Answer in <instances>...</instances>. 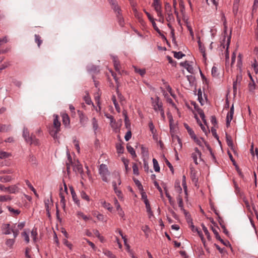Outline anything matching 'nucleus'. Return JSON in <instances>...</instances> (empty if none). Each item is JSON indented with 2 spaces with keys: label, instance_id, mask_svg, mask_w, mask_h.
I'll list each match as a JSON object with an SVG mask.
<instances>
[{
  "label": "nucleus",
  "instance_id": "nucleus-1",
  "mask_svg": "<svg viewBox=\"0 0 258 258\" xmlns=\"http://www.w3.org/2000/svg\"><path fill=\"white\" fill-rule=\"evenodd\" d=\"M53 125L49 127V133L54 139H58L57 134L60 131V122L58 120V115H53Z\"/></svg>",
  "mask_w": 258,
  "mask_h": 258
},
{
  "label": "nucleus",
  "instance_id": "nucleus-2",
  "mask_svg": "<svg viewBox=\"0 0 258 258\" xmlns=\"http://www.w3.org/2000/svg\"><path fill=\"white\" fill-rule=\"evenodd\" d=\"M23 137L25 141L30 145L34 144L36 146L39 145V141L37 139L35 135L31 134L30 135L27 128L24 127L23 131Z\"/></svg>",
  "mask_w": 258,
  "mask_h": 258
},
{
  "label": "nucleus",
  "instance_id": "nucleus-3",
  "mask_svg": "<svg viewBox=\"0 0 258 258\" xmlns=\"http://www.w3.org/2000/svg\"><path fill=\"white\" fill-rule=\"evenodd\" d=\"M99 172L102 180L104 182H108V180L107 176L110 174V172L108 170L107 165L104 164H101L99 169Z\"/></svg>",
  "mask_w": 258,
  "mask_h": 258
},
{
  "label": "nucleus",
  "instance_id": "nucleus-4",
  "mask_svg": "<svg viewBox=\"0 0 258 258\" xmlns=\"http://www.w3.org/2000/svg\"><path fill=\"white\" fill-rule=\"evenodd\" d=\"M151 100L152 101V104L153 109L155 111H159L161 109L163 108L162 102L158 96H157L155 100H154L153 98L152 97Z\"/></svg>",
  "mask_w": 258,
  "mask_h": 258
},
{
  "label": "nucleus",
  "instance_id": "nucleus-5",
  "mask_svg": "<svg viewBox=\"0 0 258 258\" xmlns=\"http://www.w3.org/2000/svg\"><path fill=\"white\" fill-rule=\"evenodd\" d=\"M78 113L79 117V121L80 124L83 127L86 126L89 121L88 118L82 111L78 110Z\"/></svg>",
  "mask_w": 258,
  "mask_h": 258
},
{
  "label": "nucleus",
  "instance_id": "nucleus-6",
  "mask_svg": "<svg viewBox=\"0 0 258 258\" xmlns=\"http://www.w3.org/2000/svg\"><path fill=\"white\" fill-rule=\"evenodd\" d=\"M0 190L4 191H8L11 194H15L18 192L19 188L16 185L5 187L3 184H0Z\"/></svg>",
  "mask_w": 258,
  "mask_h": 258
},
{
  "label": "nucleus",
  "instance_id": "nucleus-7",
  "mask_svg": "<svg viewBox=\"0 0 258 258\" xmlns=\"http://www.w3.org/2000/svg\"><path fill=\"white\" fill-rule=\"evenodd\" d=\"M242 80V75L241 74H238L236 76V80L233 82V95L235 96L237 93V85H240L241 81Z\"/></svg>",
  "mask_w": 258,
  "mask_h": 258
},
{
  "label": "nucleus",
  "instance_id": "nucleus-8",
  "mask_svg": "<svg viewBox=\"0 0 258 258\" xmlns=\"http://www.w3.org/2000/svg\"><path fill=\"white\" fill-rule=\"evenodd\" d=\"M121 10L117 11L116 13V17L117 18V22L118 23V24L121 27H123L124 25V19L122 16V14L121 13Z\"/></svg>",
  "mask_w": 258,
  "mask_h": 258
},
{
  "label": "nucleus",
  "instance_id": "nucleus-9",
  "mask_svg": "<svg viewBox=\"0 0 258 258\" xmlns=\"http://www.w3.org/2000/svg\"><path fill=\"white\" fill-rule=\"evenodd\" d=\"M112 60L113 61L114 64V67L116 72H118L119 74H120V62L118 59V57L116 56H112Z\"/></svg>",
  "mask_w": 258,
  "mask_h": 258
},
{
  "label": "nucleus",
  "instance_id": "nucleus-10",
  "mask_svg": "<svg viewBox=\"0 0 258 258\" xmlns=\"http://www.w3.org/2000/svg\"><path fill=\"white\" fill-rule=\"evenodd\" d=\"M177 200L178 202V206L180 208V210L183 212L184 215L187 216L188 215L187 212L184 209L183 203L181 196L179 195L177 197Z\"/></svg>",
  "mask_w": 258,
  "mask_h": 258
},
{
  "label": "nucleus",
  "instance_id": "nucleus-11",
  "mask_svg": "<svg viewBox=\"0 0 258 258\" xmlns=\"http://www.w3.org/2000/svg\"><path fill=\"white\" fill-rule=\"evenodd\" d=\"M69 188H70L73 201L78 206H79L80 205V201L77 198V196L75 191L74 187H73V186L71 185V186H69Z\"/></svg>",
  "mask_w": 258,
  "mask_h": 258
},
{
  "label": "nucleus",
  "instance_id": "nucleus-12",
  "mask_svg": "<svg viewBox=\"0 0 258 258\" xmlns=\"http://www.w3.org/2000/svg\"><path fill=\"white\" fill-rule=\"evenodd\" d=\"M62 123L66 127H69L70 125V119L67 113H63L61 115Z\"/></svg>",
  "mask_w": 258,
  "mask_h": 258
},
{
  "label": "nucleus",
  "instance_id": "nucleus-13",
  "mask_svg": "<svg viewBox=\"0 0 258 258\" xmlns=\"http://www.w3.org/2000/svg\"><path fill=\"white\" fill-rule=\"evenodd\" d=\"M201 139L203 140V141L204 142V144L207 148V149L210 152V153L212 157V159H213V161L215 162V163H216L217 162V161H216V157L214 155V154L213 153V151H212V148H211L210 145L208 144V143L206 141H205L204 139L203 138H201Z\"/></svg>",
  "mask_w": 258,
  "mask_h": 258
},
{
  "label": "nucleus",
  "instance_id": "nucleus-14",
  "mask_svg": "<svg viewBox=\"0 0 258 258\" xmlns=\"http://www.w3.org/2000/svg\"><path fill=\"white\" fill-rule=\"evenodd\" d=\"M167 117L169 119V127L170 132L172 133L173 132L174 129V126L173 125V118L172 114L170 112H168L167 113Z\"/></svg>",
  "mask_w": 258,
  "mask_h": 258
},
{
  "label": "nucleus",
  "instance_id": "nucleus-15",
  "mask_svg": "<svg viewBox=\"0 0 258 258\" xmlns=\"http://www.w3.org/2000/svg\"><path fill=\"white\" fill-rule=\"evenodd\" d=\"M109 4L111 5V8L113 10L114 12L120 11V7L118 6L117 1L116 0H108Z\"/></svg>",
  "mask_w": 258,
  "mask_h": 258
},
{
  "label": "nucleus",
  "instance_id": "nucleus-16",
  "mask_svg": "<svg viewBox=\"0 0 258 258\" xmlns=\"http://www.w3.org/2000/svg\"><path fill=\"white\" fill-rule=\"evenodd\" d=\"M240 2V0H234L233 1V13L235 17H236L238 14Z\"/></svg>",
  "mask_w": 258,
  "mask_h": 258
},
{
  "label": "nucleus",
  "instance_id": "nucleus-17",
  "mask_svg": "<svg viewBox=\"0 0 258 258\" xmlns=\"http://www.w3.org/2000/svg\"><path fill=\"white\" fill-rule=\"evenodd\" d=\"M3 234L5 235L10 234L11 233V228H10V224H4L2 226Z\"/></svg>",
  "mask_w": 258,
  "mask_h": 258
},
{
  "label": "nucleus",
  "instance_id": "nucleus-18",
  "mask_svg": "<svg viewBox=\"0 0 258 258\" xmlns=\"http://www.w3.org/2000/svg\"><path fill=\"white\" fill-rule=\"evenodd\" d=\"M74 170L75 172H78L80 174H82L83 172V166L78 160H77V163L74 165Z\"/></svg>",
  "mask_w": 258,
  "mask_h": 258
},
{
  "label": "nucleus",
  "instance_id": "nucleus-19",
  "mask_svg": "<svg viewBox=\"0 0 258 258\" xmlns=\"http://www.w3.org/2000/svg\"><path fill=\"white\" fill-rule=\"evenodd\" d=\"M199 48L200 51L203 53V57L206 59V53H205V48L204 46L202 44V42L200 40V37H199V40L198 41Z\"/></svg>",
  "mask_w": 258,
  "mask_h": 258
},
{
  "label": "nucleus",
  "instance_id": "nucleus-20",
  "mask_svg": "<svg viewBox=\"0 0 258 258\" xmlns=\"http://www.w3.org/2000/svg\"><path fill=\"white\" fill-rule=\"evenodd\" d=\"M62 187H61L60 188V192H59V197L60 198V204L62 205V207L63 209H65L66 207V200H65V197L63 195V194L62 192Z\"/></svg>",
  "mask_w": 258,
  "mask_h": 258
},
{
  "label": "nucleus",
  "instance_id": "nucleus-21",
  "mask_svg": "<svg viewBox=\"0 0 258 258\" xmlns=\"http://www.w3.org/2000/svg\"><path fill=\"white\" fill-rule=\"evenodd\" d=\"M228 154H229V158H230V160L232 162L233 165L235 166V167L237 172L238 173V174L239 175H241V170H240L239 167H238V165L237 164L236 161L233 159L231 154L229 152H228Z\"/></svg>",
  "mask_w": 258,
  "mask_h": 258
},
{
  "label": "nucleus",
  "instance_id": "nucleus-22",
  "mask_svg": "<svg viewBox=\"0 0 258 258\" xmlns=\"http://www.w3.org/2000/svg\"><path fill=\"white\" fill-rule=\"evenodd\" d=\"M144 202L146 205L147 212L149 214V217L153 215V212L151 210V208L150 205L149 201L148 200H144Z\"/></svg>",
  "mask_w": 258,
  "mask_h": 258
},
{
  "label": "nucleus",
  "instance_id": "nucleus-23",
  "mask_svg": "<svg viewBox=\"0 0 258 258\" xmlns=\"http://www.w3.org/2000/svg\"><path fill=\"white\" fill-rule=\"evenodd\" d=\"M180 182L179 180H176L174 184V188L176 191L179 194H181L182 192V188L180 186Z\"/></svg>",
  "mask_w": 258,
  "mask_h": 258
},
{
  "label": "nucleus",
  "instance_id": "nucleus-24",
  "mask_svg": "<svg viewBox=\"0 0 258 258\" xmlns=\"http://www.w3.org/2000/svg\"><path fill=\"white\" fill-rule=\"evenodd\" d=\"M183 125L185 127V128L186 129V130H187L189 135L191 137V138L192 137H193L195 135H196L194 131L192 130V128H191L189 127V126L186 123H184Z\"/></svg>",
  "mask_w": 258,
  "mask_h": 258
},
{
  "label": "nucleus",
  "instance_id": "nucleus-25",
  "mask_svg": "<svg viewBox=\"0 0 258 258\" xmlns=\"http://www.w3.org/2000/svg\"><path fill=\"white\" fill-rule=\"evenodd\" d=\"M164 189L165 190L166 197L168 198L170 204L171 206H173L174 205V202L172 200V197L168 192L166 186L164 187Z\"/></svg>",
  "mask_w": 258,
  "mask_h": 258
},
{
  "label": "nucleus",
  "instance_id": "nucleus-26",
  "mask_svg": "<svg viewBox=\"0 0 258 258\" xmlns=\"http://www.w3.org/2000/svg\"><path fill=\"white\" fill-rule=\"evenodd\" d=\"M226 143L228 147H230L231 149H233V141L231 139V136L226 134Z\"/></svg>",
  "mask_w": 258,
  "mask_h": 258
},
{
  "label": "nucleus",
  "instance_id": "nucleus-27",
  "mask_svg": "<svg viewBox=\"0 0 258 258\" xmlns=\"http://www.w3.org/2000/svg\"><path fill=\"white\" fill-rule=\"evenodd\" d=\"M187 214L188 215L187 216L185 215L186 219V221H187V223H188L189 224V223L190 224V228H191L192 231H194V225L193 224L192 220L191 218L190 215L189 214V213L188 212H187Z\"/></svg>",
  "mask_w": 258,
  "mask_h": 258
},
{
  "label": "nucleus",
  "instance_id": "nucleus-28",
  "mask_svg": "<svg viewBox=\"0 0 258 258\" xmlns=\"http://www.w3.org/2000/svg\"><path fill=\"white\" fill-rule=\"evenodd\" d=\"M26 183L28 185V186L29 187V188L34 192L35 196L38 198L39 196L38 194L37 193V191L36 189L34 188V187L32 185L31 183L29 182L28 180H26Z\"/></svg>",
  "mask_w": 258,
  "mask_h": 258
},
{
  "label": "nucleus",
  "instance_id": "nucleus-29",
  "mask_svg": "<svg viewBox=\"0 0 258 258\" xmlns=\"http://www.w3.org/2000/svg\"><path fill=\"white\" fill-rule=\"evenodd\" d=\"M126 149L127 151L132 155L133 158L137 157L136 152L134 149V148L128 144L126 146Z\"/></svg>",
  "mask_w": 258,
  "mask_h": 258
},
{
  "label": "nucleus",
  "instance_id": "nucleus-30",
  "mask_svg": "<svg viewBox=\"0 0 258 258\" xmlns=\"http://www.w3.org/2000/svg\"><path fill=\"white\" fill-rule=\"evenodd\" d=\"M103 253L109 258H115V255L110 250L103 249Z\"/></svg>",
  "mask_w": 258,
  "mask_h": 258
},
{
  "label": "nucleus",
  "instance_id": "nucleus-31",
  "mask_svg": "<svg viewBox=\"0 0 258 258\" xmlns=\"http://www.w3.org/2000/svg\"><path fill=\"white\" fill-rule=\"evenodd\" d=\"M10 125L0 124V132H7L10 130Z\"/></svg>",
  "mask_w": 258,
  "mask_h": 258
},
{
  "label": "nucleus",
  "instance_id": "nucleus-32",
  "mask_svg": "<svg viewBox=\"0 0 258 258\" xmlns=\"http://www.w3.org/2000/svg\"><path fill=\"white\" fill-rule=\"evenodd\" d=\"M153 163L154 170L157 172H159L160 169V166L159 165L157 160L156 159H153Z\"/></svg>",
  "mask_w": 258,
  "mask_h": 258
},
{
  "label": "nucleus",
  "instance_id": "nucleus-33",
  "mask_svg": "<svg viewBox=\"0 0 258 258\" xmlns=\"http://www.w3.org/2000/svg\"><path fill=\"white\" fill-rule=\"evenodd\" d=\"M133 180H134L135 183L136 184V185L138 186V189L140 191H143L144 190L143 187V185L141 184V182L136 178H133Z\"/></svg>",
  "mask_w": 258,
  "mask_h": 258
},
{
  "label": "nucleus",
  "instance_id": "nucleus-34",
  "mask_svg": "<svg viewBox=\"0 0 258 258\" xmlns=\"http://www.w3.org/2000/svg\"><path fill=\"white\" fill-rule=\"evenodd\" d=\"M173 53H174V57L177 59L181 58L182 57L185 56V54L183 53L181 51H173Z\"/></svg>",
  "mask_w": 258,
  "mask_h": 258
},
{
  "label": "nucleus",
  "instance_id": "nucleus-35",
  "mask_svg": "<svg viewBox=\"0 0 258 258\" xmlns=\"http://www.w3.org/2000/svg\"><path fill=\"white\" fill-rule=\"evenodd\" d=\"M198 100L200 102V103H201V105H203L204 103H203V98H202V90H201V88H200L198 90Z\"/></svg>",
  "mask_w": 258,
  "mask_h": 258
},
{
  "label": "nucleus",
  "instance_id": "nucleus-36",
  "mask_svg": "<svg viewBox=\"0 0 258 258\" xmlns=\"http://www.w3.org/2000/svg\"><path fill=\"white\" fill-rule=\"evenodd\" d=\"M101 203L104 208H106L108 210H109L110 212L112 211L113 208L112 207H111L110 204H109V203H107L105 201H103L101 202Z\"/></svg>",
  "mask_w": 258,
  "mask_h": 258
},
{
  "label": "nucleus",
  "instance_id": "nucleus-37",
  "mask_svg": "<svg viewBox=\"0 0 258 258\" xmlns=\"http://www.w3.org/2000/svg\"><path fill=\"white\" fill-rule=\"evenodd\" d=\"M34 36L35 41L36 43H37L38 47H40V46L42 42V40H41V37L39 35L35 34Z\"/></svg>",
  "mask_w": 258,
  "mask_h": 258
},
{
  "label": "nucleus",
  "instance_id": "nucleus-38",
  "mask_svg": "<svg viewBox=\"0 0 258 258\" xmlns=\"http://www.w3.org/2000/svg\"><path fill=\"white\" fill-rule=\"evenodd\" d=\"M92 121L93 128L94 132H96V131H97V130L98 129V121L95 117H93L92 118Z\"/></svg>",
  "mask_w": 258,
  "mask_h": 258
},
{
  "label": "nucleus",
  "instance_id": "nucleus-39",
  "mask_svg": "<svg viewBox=\"0 0 258 258\" xmlns=\"http://www.w3.org/2000/svg\"><path fill=\"white\" fill-rule=\"evenodd\" d=\"M163 157L164 158L165 162L166 163V165L169 168V169H170V171H171L172 173L173 174L174 173V169H173V166L170 163V162L165 158L164 155H163Z\"/></svg>",
  "mask_w": 258,
  "mask_h": 258
},
{
  "label": "nucleus",
  "instance_id": "nucleus-40",
  "mask_svg": "<svg viewBox=\"0 0 258 258\" xmlns=\"http://www.w3.org/2000/svg\"><path fill=\"white\" fill-rule=\"evenodd\" d=\"M15 242V239H8L6 241V244L10 248L13 247Z\"/></svg>",
  "mask_w": 258,
  "mask_h": 258
},
{
  "label": "nucleus",
  "instance_id": "nucleus-41",
  "mask_svg": "<svg viewBox=\"0 0 258 258\" xmlns=\"http://www.w3.org/2000/svg\"><path fill=\"white\" fill-rule=\"evenodd\" d=\"M31 236L33 238V239L34 241H36L37 239V229L36 228H34L31 232Z\"/></svg>",
  "mask_w": 258,
  "mask_h": 258
},
{
  "label": "nucleus",
  "instance_id": "nucleus-42",
  "mask_svg": "<svg viewBox=\"0 0 258 258\" xmlns=\"http://www.w3.org/2000/svg\"><path fill=\"white\" fill-rule=\"evenodd\" d=\"M11 200L12 198L10 196H0V202L11 201Z\"/></svg>",
  "mask_w": 258,
  "mask_h": 258
},
{
  "label": "nucleus",
  "instance_id": "nucleus-43",
  "mask_svg": "<svg viewBox=\"0 0 258 258\" xmlns=\"http://www.w3.org/2000/svg\"><path fill=\"white\" fill-rule=\"evenodd\" d=\"M112 100L113 102V104L114 105V106H115V109H116V110L119 112L120 111V108H119V105L117 103V101L116 100V98H115V96H113L112 97Z\"/></svg>",
  "mask_w": 258,
  "mask_h": 258
},
{
  "label": "nucleus",
  "instance_id": "nucleus-44",
  "mask_svg": "<svg viewBox=\"0 0 258 258\" xmlns=\"http://www.w3.org/2000/svg\"><path fill=\"white\" fill-rule=\"evenodd\" d=\"M241 54L240 53H239L238 55V63H237V67L239 68V73L240 74H241V66H242V63H241Z\"/></svg>",
  "mask_w": 258,
  "mask_h": 258
},
{
  "label": "nucleus",
  "instance_id": "nucleus-45",
  "mask_svg": "<svg viewBox=\"0 0 258 258\" xmlns=\"http://www.w3.org/2000/svg\"><path fill=\"white\" fill-rule=\"evenodd\" d=\"M191 104L194 106L195 109L198 112L199 114H200L201 110L202 111V112H204L203 109L199 107V106L197 105L196 102L192 101L191 102Z\"/></svg>",
  "mask_w": 258,
  "mask_h": 258
},
{
  "label": "nucleus",
  "instance_id": "nucleus-46",
  "mask_svg": "<svg viewBox=\"0 0 258 258\" xmlns=\"http://www.w3.org/2000/svg\"><path fill=\"white\" fill-rule=\"evenodd\" d=\"M116 148L117 152L118 153L121 154V153H123L124 148L121 144H117L116 145Z\"/></svg>",
  "mask_w": 258,
  "mask_h": 258
},
{
  "label": "nucleus",
  "instance_id": "nucleus-47",
  "mask_svg": "<svg viewBox=\"0 0 258 258\" xmlns=\"http://www.w3.org/2000/svg\"><path fill=\"white\" fill-rule=\"evenodd\" d=\"M135 71L136 73H139L141 76H144L146 73L145 69H140L135 67Z\"/></svg>",
  "mask_w": 258,
  "mask_h": 258
},
{
  "label": "nucleus",
  "instance_id": "nucleus-48",
  "mask_svg": "<svg viewBox=\"0 0 258 258\" xmlns=\"http://www.w3.org/2000/svg\"><path fill=\"white\" fill-rule=\"evenodd\" d=\"M133 170L134 174L136 175H139V171L138 169V165L136 163H134L133 165Z\"/></svg>",
  "mask_w": 258,
  "mask_h": 258
},
{
  "label": "nucleus",
  "instance_id": "nucleus-49",
  "mask_svg": "<svg viewBox=\"0 0 258 258\" xmlns=\"http://www.w3.org/2000/svg\"><path fill=\"white\" fill-rule=\"evenodd\" d=\"M166 58L168 60L169 63H170L173 67H176L177 64L176 61L174 60L170 56L167 55Z\"/></svg>",
  "mask_w": 258,
  "mask_h": 258
},
{
  "label": "nucleus",
  "instance_id": "nucleus-50",
  "mask_svg": "<svg viewBox=\"0 0 258 258\" xmlns=\"http://www.w3.org/2000/svg\"><path fill=\"white\" fill-rule=\"evenodd\" d=\"M149 127L150 128V130L152 134H155L156 132V130L155 128L153 123L152 121H150L149 123Z\"/></svg>",
  "mask_w": 258,
  "mask_h": 258
},
{
  "label": "nucleus",
  "instance_id": "nucleus-51",
  "mask_svg": "<svg viewBox=\"0 0 258 258\" xmlns=\"http://www.w3.org/2000/svg\"><path fill=\"white\" fill-rule=\"evenodd\" d=\"M211 133L213 136L220 143L218 135L217 134L216 130L214 127H211Z\"/></svg>",
  "mask_w": 258,
  "mask_h": 258
},
{
  "label": "nucleus",
  "instance_id": "nucleus-52",
  "mask_svg": "<svg viewBox=\"0 0 258 258\" xmlns=\"http://www.w3.org/2000/svg\"><path fill=\"white\" fill-rule=\"evenodd\" d=\"M211 229L213 231V232L214 233V235H215V237L217 239V240H219L220 239H221V237L220 236L219 234V233L217 231V230L215 228H214L213 227L211 226Z\"/></svg>",
  "mask_w": 258,
  "mask_h": 258
},
{
  "label": "nucleus",
  "instance_id": "nucleus-53",
  "mask_svg": "<svg viewBox=\"0 0 258 258\" xmlns=\"http://www.w3.org/2000/svg\"><path fill=\"white\" fill-rule=\"evenodd\" d=\"M200 147H203L202 142L200 139H199L196 135H195L193 137L191 138Z\"/></svg>",
  "mask_w": 258,
  "mask_h": 258
},
{
  "label": "nucleus",
  "instance_id": "nucleus-54",
  "mask_svg": "<svg viewBox=\"0 0 258 258\" xmlns=\"http://www.w3.org/2000/svg\"><path fill=\"white\" fill-rule=\"evenodd\" d=\"M152 6L154 7L155 9L161 8V6L159 3V0H154Z\"/></svg>",
  "mask_w": 258,
  "mask_h": 258
},
{
  "label": "nucleus",
  "instance_id": "nucleus-55",
  "mask_svg": "<svg viewBox=\"0 0 258 258\" xmlns=\"http://www.w3.org/2000/svg\"><path fill=\"white\" fill-rule=\"evenodd\" d=\"M7 208L10 212L13 213L16 215H19L20 213V211L19 210H15L10 206H7Z\"/></svg>",
  "mask_w": 258,
  "mask_h": 258
},
{
  "label": "nucleus",
  "instance_id": "nucleus-56",
  "mask_svg": "<svg viewBox=\"0 0 258 258\" xmlns=\"http://www.w3.org/2000/svg\"><path fill=\"white\" fill-rule=\"evenodd\" d=\"M124 123L126 128L128 130L131 129V123L128 116H126L125 118H124Z\"/></svg>",
  "mask_w": 258,
  "mask_h": 258
},
{
  "label": "nucleus",
  "instance_id": "nucleus-57",
  "mask_svg": "<svg viewBox=\"0 0 258 258\" xmlns=\"http://www.w3.org/2000/svg\"><path fill=\"white\" fill-rule=\"evenodd\" d=\"M81 196L83 199L87 201H90L89 197L86 194V193L85 191H82L81 192Z\"/></svg>",
  "mask_w": 258,
  "mask_h": 258
},
{
  "label": "nucleus",
  "instance_id": "nucleus-58",
  "mask_svg": "<svg viewBox=\"0 0 258 258\" xmlns=\"http://www.w3.org/2000/svg\"><path fill=\"white\" fill-rule=\"evenodd\" d=\"M132 137V132L131 129L128 130V131L126 133L124 139L126 141H128Z\"/></svg>",
  "mask_w": 258,
  "mask_h": 258
},
{
  "label": "nucleus",
  "instance_id": "nucleus-59",
  "mask_svg": "<svg viewBox=\"0 0 258 258\" xmlns=\"http://www.w3.org/2000/svg\"><path fill=\"white\" fill-rule=\"evenodd\" d=\"M212 75L214 77H216L218 76V69L217 68L214 66L212 69Z\"/></svg>",
  "mask_w": 258,
  "mask_h": 258
},
{
  "label": "nucleus",
  "instance_id": "nucleus-60",
  "mask_svg": "<svg viewBox=\"0 0 258 258\" xmlns=\"http://www.w3.org/2000/svg\"><path fill=\"white\" fill-rule=\"evenodd\" d=\"M200 116L201 117V118H202L203 122L204 123V124L206 125H207V121H206V119L205 118V113H204V112H202V111L201 110L200 111Z\"/></svg>",
  "mask_w": 258,
  "mask_h": 258
},
{
  "label": "nucleus",
  "instance_id": "nucleus-61",
  "mask_svg": "<svg viewBox=\"0 0 258 258\" xmlns=\"http://www.w3.org/2000/svg\"><path fill=\"white\" fill-rule=\"evenodd\" d=\"M200 116L201 117V118H202L203 122L204 123V124L206 125H207V121H206V119L205 118V113H204V112H202V111L201 110L200 111Z\"/></svg>",
  "mask_w": 258,
  "mask_h": 258
},
{
  "label": "nucleus",
  "instance_id": "nucleus-62",
  "mask_svg": "<svg viewBox=\"0 0 258 258\" xmlns=\"http://www.w3.org/2000/svg\"><path fill=\"white\" fill-rule=\"evenodd\" d=\"M249 90L250 91H253V90L255 89V84L254 81L253 82H250L248 84Z\"/></svg>",
  "mask_w": 258,
  "mask_h": 258
},
{
  "label": "nucleus",
  "instance_id": "nucleus-63",
  "mask_svg": "<svg viewBox=\"0 0 258 258\" xmlns=\"http://www.w3.org/2000/svg\"><path fill=\"white\" fill-rule=\"evenodd\" d=\"M167 16L166 17V20L168 22H170L174 20V17L171 13H167Z\"/></svg>",
  "mask_w": 258,
  "mask_h": 258
},
{
  "label": "nucleus",
  "instance_id": "nucleus-64",
  "mask_svg": "<svg viewBox=\"0 0 258 258\" xmlns=\"http://www.w3.org/2000/svg\"><path fill=\"white\" fill-rule=\"evenodd\" d=\"M165 11L167 13H171V7L169 3H166L165 5Z\"/></svg>",
  "mask_w": 258,
  "mask_h": 258
}]
</instances>
